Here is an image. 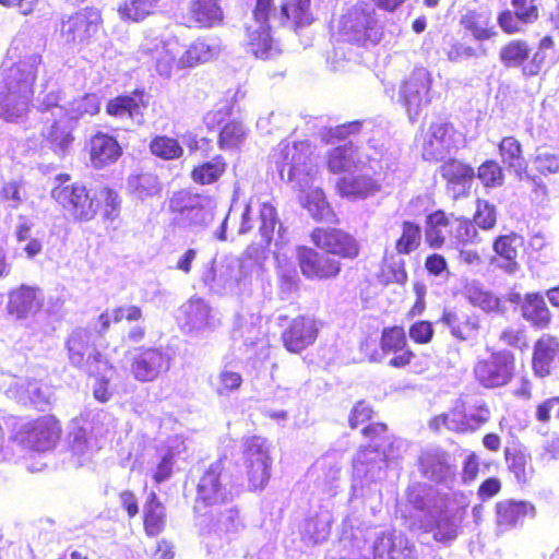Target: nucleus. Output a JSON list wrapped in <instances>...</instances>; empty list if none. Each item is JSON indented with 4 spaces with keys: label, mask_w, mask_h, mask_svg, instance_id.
Listing matches in <instances>:
<instances>
[{
    "label": "nucleus",
    "mask_w": 559,
    "mask_h": 559,
    "mask_svg": "<svg viewBox=\"0 0 559 559\" xmlns=\"http://www.w3.org/2000/svg\"><path fill=\"white\" fill-rule=\"evenodd\" d=\"M431 425L436 429H439L440 426H444L452 431L468 432L467 408L465 407V404H456L455 407L447 414L436 417Z\"/></svg>",
    "instance_id": "6e6d98bb"
},
{
    "label": "nucleus",
    "mask_w": 559,
    "mask_h": 559,
    "mask_svg": "<svg viewBox=\"0 0 559 559\" xmlns=\"http://www.w3.org/2000/svg\"><path fill=\"white\" fill-rule=\"evenodd\" d=\"M521 313L536 329H547L551 323L550 310L539 293H528L523 297Z\"/></svg>",
    "instance_id": "ea45409f"
},
{
    "label": "nucleus",
    "mask_w": 559,
    "mask_h": 559,
    "mask_svg": "<svg viewBox=\"0 0 559 559\" xmlns=\"http://www.w3.org/2000/svg\"><path fill=\"white\" fill-rule=\"evenodd\" d=\"M532 368L538 378H546L559 368V337L545 333L535 342Z\"/></svg>",
    "instance_id": "c85d7f7f"
},
{
    "label": "nucleus",
    "mask_w": 559,
    "mask_h": 559,
    "mask_svg": "<svg viewBox=\"0 0 559 559\" xmlns=\"http://www.w3.org/2000/svg\"><path fill=\"white\" fill-rule=\"evenodd\" d=\"M147 106L148 96L143 91H134L131 95H120L110 99L106 112L119 120L141 126L144 123V110Z\"/></svg>",
    "instance_id": "a878e982"
},
{
    "label": "nucleus",
    "mask_w": 559,
    "mask_h": 559,
    "mask_svg": "<svg viewBox=\"0 0 559 559\" xmlns=\"http://www.w3.org/2000/svg\"><path fill=\"white\" fill-rule=\"evenodd\" d=\"M404 512V516L412 520L413 526L431 533L432 538L438 543L449 544L459 535L461 519L431 506L419 487L408 490Z\"/></svg>",
    "instance_id": "39448f33"
},
{
    "label": "nucleus",
    "mask_w": 559,
    "mask_h": 559,
    "mask_svg": "<svg viewBox=\"0 0 559 559\" xmlns=\"http://www.w3.org/2000/svg\"><path fill=\"white\" fill-rule=\"evenodd\" d=\"M51 198L73 221L80 223L93 221L100 204L97 194L80 182L56 186L51 190Z\"/></svg>",
    "instance_id": "9b49d317"
},
{
    "label": "nucleus",
    "mask_w": 559,
    "mask_h": 559,
    "mask_svg": "<svg viewBox=\"0 0 559 559\" xmlns=\"http://www.w3.org/2000/svg\"><path fill=\"white\" fill-rule=\"evenodd\" d=\"M385 148L393 147L389 145L383 130L377 129L374 135L368 139L364 147H357L350 143L333 148L328 156V167L334 174L347 173L349 175L356 171H365L368 164L366 154L379 157L381 153H385Z\"/></svg>",
    "instance_id": "0eeeda50"
},
{
    "label": "nucleus",
    "mask_w": 559,
    "mask_h": 559,
    "mask_svg": "<svg viewBox=\"0 0 559 559\" xmlns=\"http://www.w3.org/2000/svg\"><path fill=\"white\" fill-rule=\"evenodd\" d=\"M441 176L447 180V189L454 199L465 197L472 186L474 169L459 160L452 159L441 166Z\"/></svg>",
    "instance_id": "f704fd0d"
},
{
    "label": "nucleus",
    "mask_w": 559,
    "mask_h": 559,
    "mask_svg": "<svg viewBox=\"0 0 559 559\" xmlns=\"http://www.w3.org/2000/svg\"><path fill=\"white\" fill-rule=\"evenodd\" d=\"M506 460L509 469L514 474L519 481H525L531 467V459L527 454L521 451L506 450Z\"/></svg>",
    "instance_id": "774afa93"
},
{
    "label": "nucleus",
    "mask_w": 559,
    "mask_h": 559,
    "mask_svg": "<svg viewBox=\"0 0 559 559\" xmlns=\"http://www.w3.org/2000/svg\"><path fill=\"white\" fill-rule=\"evenodd\" d=\"M43 306L44 294L41 289L22 284L10 290L5 309L8 314L21 321L35 317Z\"/></svg>",
    "instance_id": "5701e85b"
},
{
    "label": "nucleus",
    "mask_w": 559,
    "mask_h": 559,
    "mask_svg": "<svg viewBox=\"0 0 559 559\" xmlns=\"http://www.w3.org/2000/svg\"><path fill=\"white\" fill-rule=\"evenodd\" d=\"M26 199L23 182L11 180L4 182L0 190V200L10 209H17Z\"/></svg>",
    "instance_id": "338daca9"
},
{
    "label": "nucleus",
    "mask_w": 559,
    "mask_h": 559,
    "mask_svg": "<svg viewBox=\"0 0 559 559\" xmlns=\"http://www.w3.org/2000/svg\"><path fill=\"white\" fill-rule=\"evenodd\" d=\"M421 242V229L418 225L404 222L402 224L401 237L396 240L395 250L400 254H409L415 251Z\"/></svg>",
    "instance_id": "bf43d9fd"
},
{
    "label": "nucleus",
    "mask_w": 559,
    "mask_h": 559,
    "mask_svg": "<svg viewBox=\"0 0 559 559\" xmlns=\"http://www.w3.org/2000/svg\"><path fill=\"white\" fill-rule=\"evenodd\" d=\"M168 209L179 226L199 229L213 221L215 203L209 195L180 190L170 197Z\"/></svg>",
    "instance_id": "6e6552de"
},
{
    "label": "nucleus",
    "mask_w": 559,
    "mask_h": 559,
    "mask_svg": "<svg viewBox=\"0 0 559 559\" xmlns=\"http://www.w3.org/2000/svg\"><path fill=\"white\" fill-rule=\"evenodd\" d=\"M41 66V56L26 55L3 73L0 87V118L22 123L29 112L33 85Z\"/></svg>",
    "instance_id": "20e7f679"
},
{
    "label": "nucleus",
    "mask_w": 559,
    "mask_h": 559,
    "mask_svg": "<svg viewBox=\"0 0 559 559\" xmlns=\"http://www.w3.org/2000/svg\"><path fill=\"white\" fill-rule=\"evenodd\" d=\"M265 2H261L253 11V20L246 27L247 47L257 58L271 59L280 55L278 43L270 33L269 19L271 13H264Z\"/></svg>",
    "instance_id": "f3484780"
},
{
    "label": "nucleus",
    "mask_w": 559,
    "mask_h": 559,
    "mask_svg": "<svg viewBox=\"0 0 559 559\" xmlns=\"http://www.w3.org/2000/svg\"><path fill=\"white\" fill-rule=\"evenodd\" d=\"M452 217L453 215L448 216L442 211H437L427 217L425 237L431 248L439 249L445 243L447 239L450 240Z\"/></svg>",
    "instance_id": "79ce46f5"
},
{
    "label": "nucleus",
    "mask_w": 559,
    "mask_h": 559,
    "mask_svg": "<svg viewBox=\"0 0 559 559\" xmlns=\"http://www.w3.org/2000/svg\"><path fill=\"white\" fill-rule=\"evenodd\" d=\"M463 296L472 306L478 307L485 312L497 311L500 307V299L475 281L465 284Z\"/></svg>",
    "instance_id": "c03bdc74"
},
{
    "label": "nucleus",
    "mask_w": 559,
    "mask_h": 559,
    "mask_svg": "<svg viewBox=\"0 0 559 559\" xmlns=\"http://www.w3.org/2000/svg\"><path fill=\"white\" fill-rule=\"evenodd\" d=\"M340 32L345 40L360 46H373L382 37V26L374 8L364 2L346 11L340 21Z\"/></svg>",
    "instance_id": "1a4fd4ad"
},
{
    "label": "nucleus",
    "mask_w": 559,
    "mask_h": 559,
    "mask_svg": "<svg viewBox=\"0 0 559 559\" xmlns=\"http://www.w3.org/2000/svg\"><path fill=\"white\" fill-rule=\"evenodd\" d=\"M420 473L436 483H445L454 476V464L449 453L440 448H427L418 459Z\"/></svg>",
    "instance_id": "c756f323"
},
{
    "label": "nucleus",
    "mask_w": 559,
    "mask_h": 559,
    "mask_svg": "<svg viewBox=\"0 0 559 559\" xmlns=\"http://www.w3.org/2000/svg\"><path fill=\"white\" fill-rule=\"evenodd\" d=\"M441 322L450 329L452 336L460 341H475L480 329L478 317L466 313L444 311Z\"/></svg>",
    "instance_id": "58836bf2"
},
{
    "label": "nucleus",
    "mask_w": 559,
    "mask_h": 559,
    "mask_svg": "<svg viewBox=\"0 0 559 559\" xmlns=\"http://www.w3.org/2000/svg\"><path fill=\"white\" fill-rule=\"evenodd\" d=\"M8 391L22 404H31L45 409L52 402V389L41 380L33 377H11Z\"/></svg>",
    "instance_id": "b1692460"
},
{
    "label": "nucleus",
    "mask_w": 559,
    "mask_h": 559,
    "mask_svg": "<svg viewBox=\"0 0 559 559\" xmlns=\"http://www.w3.org/2000/svg\"><path fill=\"white\" fill-rule=\"evenodd\" d=\"M226 167L227 164L224 157L216 155L212 159L194 167L191 171V178L199 185H211L221 178Z\"/></svg>",
    "instance_id": "3c124183"
},
{
    "label": "nucleus",
    "mask_w": 559,
    "mask_h": 559,
    "mask_svg": "<svg viewBox=\"0 0 559 559\" xmlns=\"http://www.w3.org/2000/svg\"><path fill=\"white\" fill-rule=\"evenodd\" d=\"M242 459L251 489H262L271 475L272 459L267 441L258 436L245 439Z\"/></svg>",
    "instance_id": "2eb2a0df"
},
{
    "label": "nucleus",
    "mask_w": 559,
    "mask_h": 559,
    "mask_svg": "<svg viewBox=\"0 0 559 559\" xmlns=\"http://www.w3.org/2000/svg\"><path fill=\"white\" fill-rule=\"evenodd\" d=\"M143 513L145 533L152 537L160 534L166 525V512L154 492L144 504Z\"/></svg>",
    "instance_id": "49530a36"
},
{
    "label": "nucleus",
    "mask_w": 559,
    "mask_h": 559,
    "mask_svg": "<svg viewBox=\"0 0 559 559\" xmlns=\"http://www.w3.org/2000/svg\"><path fill=\"white\" fill-rule=\"evenodd\" d=\"M528 57V47L525 41L512 40L500 50V60L506 67H518Z\"/></svg>",
    "instance_id": "0e129e2a"
},
{
    "label": "nucleus",
    "mask_w": 559,
    "mask_h": 559,
    "mask_svg": "<svg viewBox=\"0 0 559 559\" xmlns=\"http://www.w3.org/2000/svg\"><path fill=\"white\" fill-rule=\"evenodd\" d=\"M462 24L474 39L479 41L490 39L497 34L491 22V15L487 11L467 13L462 17Z\"/></svg>",
    "instance_id": "37998d69"
},
{
    "label": "nucleus",
    "mask_w": 559,
    "mask_h": 559,
    "mask_svg": "<svg viewBox=\"0 0 559 559\" xmlns=\"http://www.w3.org/2000/svg\"><path fill=\"white\" fill-rule=\"evenodd\" d=\"M243 382L242 376L228 365H225L211 385L218 396H229L237 392Z\"/></svg>",
    "instance_id": "5fc2aeb1"
},
{
    "label": "nucleus",
    "mask_w": 559,
    "mask_h": 559,
    "mask_svg": "<svg viewBox=\"0 0 559 559\" xmlns=\"http://www.w3.org/2000/svg\"><path fill=\"white\" fill-rule=\"evenodd\" d=\"M153 155L165 159H177L182 156L183 148L177 139L167 135H157L150 143Z\"/></svg>",
    "instance_id": "13d9d810"
},
{
    "label": "nucleus",
    "mask_w": 559,
    "mask_h": 559,
    "mask_svg": "<svg viewBox=\"0 0 559 559\" xmlns=\"http://www.w3.org/2000/svg\"><path fill=\"white\" fill-rule=\"evenodd\" d=\"M223 11L216 0H192L189 7L190 26L212 27L221 23Z\"/></svg>",
    "instance_id": "a19ab883"
},
{
    "label": "nucleus",
    "mask_w": 559,
    "mask_h": 559,
    "mask_svg": "<svg viewBox=\"0 0 559 559\" xmlns=\"http://www.w3.org/2000/svg\"><path fill=\"white\" fill-rule=\"evenodd\" d=\"M128 188L135 198L145 200L158 195L162 183L156 175L145 173L129 177Z\"/></svg>",
    "instance_id": "8fccbe9b"
},
{
    "label": "nucleus",
    "mask_w": 559,
    "mask_h": 559,
    "mask_svg": "<svg viewBox=\"0 0 559 559\" xmlns=\"http://www.w3.org/2000/svg\"><path fill=\"white\" fill-rule=\"evenodd\" d=\"M311 238L318 248L329 253L350 259L358 254L357 241L341 229L317 228Z\"/></svg>",
    "instance_id": "cd10ccee"
},
{
    "label": "nucleus",
    "mask_w": 559,
    "mask_h": 559,
    "mask_svg": "<svg viewBox=\"0 0 559 559\" xmlns=\"http://www.w3.org/2000/svg\"><path fill=\"white\" fill-rule=\"evenodd\" d=\"M312 150L307 142L292 145L281 142L271 154V164L282 180L289 182L299 192L301 205L316 221L332 222L334 214L322 189L316 186L318 167L311 159Z\"/></svg>",
    "instance_id": "f03ea898"
},
{
    "label": "nucleus",
    "mask_w": 559,
    "mask_h": 559,
    "mask_svg": "<svg viewBox=\"0 0 559 559\" xmlns=\"http://www.w3.org/2000/svg\"><path fill=\"white\" fill-rule=\"evenodd\" d=\"M100 109V99L96 94H86L69 103L66 117L72 122L84 116H94Z\"/></svg>",
    "instance_id": "4d7b16f0"
},
{
    "label": "nucleus",
    "mask_w": 559,
    "mask_h": 559,
    "mask_svg": "<svg viewBox=\"0 0 559 559\" xmlns=\"http://www.w3.org/2000/svg\"><path fill=\"white\" fill-rule=\"evenodd\" d=\"M282 19L296 28L310 25L314 21L311 0H287L282 5Z\"/></svg>",
    "instance_id": "a18cd8bd"
},
{
    "label": "nucleus",
    "mask_w": 559,
    "mask_h": 559,
    "mask_svg": "<svg viewBox=\"0 0 559 559\" xmlns=\"http://www.w3.org/2000/svg\"><path fill=\"white\" fill-rule=\"evenodd\" d=\"M340 538L342 542H348L354 547L360 546V543L364 540V530L359 516L349 514L343 520Z\"/></svg>",
    "instance_id": "e2e57ef3"
},
{
    "label": "nucleus",
    "mask_w": 559,
    "mask_h": 559,
    "mask_svg": "<svg viewBox=\"0 0 559 559\" xmlns=\"http://www.w3.org/2000/svg\"><path fill=\"white\" fill-rule=\"evenodd\" d=\"M521 245V239L515 235L510 236H501L496 239L493 243L495 252L502 259L506 260V264L502 267L508 273H514L519 264L516 262L518 258V247Z\"/></svg>",
    "instance_id": "603ef678"
},
{
    "label": "nucleus",
    "mask_w": 559,
    "mask_h": 559,
    "mask_svg": "<svg viewBox=\"0 0 559 559\" xmlns=\"http://www.w3.org/2000/svg\"><path fill=\"white\" fill-rule=\"evenodd\" d=\"M371 549L373 559H417L415 545L396 530L377 532Z\"/></svg>",
    "instance_id": "412c9836"
},
{
    "label": "nucleus",
    "mask_w": 559,
    "mask_h": 559,
    "mask_svg": "<svg viewBox=\"0 0 559 559\" xmlns=\"http://www.w3.org/2000/svg\"><path fill=\"white\" fill-rule=\"evenodd\" d=\"M499 153L502 163L516 175L521 176L525 171L526 164L522 153L521 143L513 136H506L499 143Z\"/></svg>",
    "instance_id": "de8ad7c7"
},
{
    "label": "nucleus",
    "mask_w": 559,
    "mask_h": 559,
    "mask_svg": "<svg viewBox=\"0 0 559 559\" xmlns=\"http://www.w3.org/2000/svg\"><path fill=\"white\" fill-rule=\"evenodd\" d=\"M380 345L385 354H397L406 348L407 342L404 329L401 326L384 329Z\"/></svg>",
    "instance_id": "680f3d73"
},
{
    "label": "nucleus",
    "mask_w": 559,
    "mask_h": 559,
    "mask_svg": "<svg viewBox=\"0 0 559 559\" xmlns=\"http://www.w3.org/2000/svg\"><path fill=\"white\" fill-rule=\"evenodd\" d=\"M178 38L168 32L150 29L139 46V58L154 61L156 72L169 78L175 68L194 67L217 58L222 51L218 38H198L178 57L180 52Z\"/></svg>",
    "instance_id": "7ed1b4c3"
},
{
    "label": "nucleus",
    "mask_w": 559,
    "mask_h": 559,
    "mask_svg": "<svg viewBox=\"0 0 559 559\" xmlns=\"http://www.w3.org/2000/svg\"><path fill=\"white\" fill-rule=\"evenodd\" d=\"M223 466L221 462L210 465L200 478L198 484L197 504L194 507L198 513L201 512L200 503L204 506H216L227 500L228 492L222 483Z\"/></svg>",
    "instance_id": "bb28decb"
},
{
    "label": "nucleus",
    "mask_w": 559,
    "mask_h": 559,
    "mask_svg": "<svg viewBox=\"0 0 559 559\" xmlns=\"http://www.w3.org/2000/svg\"><path fill=\"white\" fill-rule=\"evenodd\" d=\"M197 525L202 535H215L227 544L237 539L243 530L239 513L234 508L217 512L211 510L209 513L199 514Z\"/></svg>",
    "instance_id": "6ab92c4d"
},
{
    "label": "nucleus",
    "mask_w": 559,
    "mask_h": 559,
    "mask_svg": "<svg viewBox=\"0 0 559 559\" xmlns=\"http://www.w3.org/2000/svg\"><path fill=\"white\" fill-rule=\"evenodd\" d=\"M431 75L425 68L415 69L401 84L399 102L405 107L412 121L432 99Z\"/></svg>",
    "instance_id": "4468645a"
},
{
    "label": "nucleus",
    "mask_w": 559,
    "mask_h": 559,
    "mask_svg": "<svg viewBox=\"0 0 559 559\" xmlns=\"http://www.w3.org/2000/svg\"><path fill=\"white\" fill-rule=\"evenodd\" d=\"M366 155L368 164L365 171L352 173L337 181V190L342 197L349 200H362L378 192L381 186L374 176L393 171L399 158L395 147L385 148V153H381L379 157L372 154Z\"/></svg>",
    "instance_id": "423d86ee"
},
{
    "label": "nucleus",
    "mask_w": 559,
    "mask_h": 559,
    "mask_svg": "<svg viewBox=\"0 0 559 559\" xmlns=\"http://www.w3.org/2000/svg\"><path fill=\"white\" fill-rule=\"evenodd\" d=\"M450 227H452V230L449 241L454 248L459 249L466 245L478 242V233L471 221L453 216Z\"/></svg>",
    "instance_id": "864d4df0"
},
{
    "label": "nucleus",
    "mask_w": 559,
    "mask_h": 559,
    "mask_svg": "<svg viewBox=\"0 0 559 559\" xmlns=\"http://www.w3.org/2000/svg\"><path fill=\"white\" fill-rule=\"evenodd\" d=\"M90 146L91 163L95 168L106 167L121 155V147L117 140L102 132L91 139Z\"/></svg>",
    "instance_id": "e433bc0d"
},
{
    "label": "nucleus",
    "mask_w": 559,
    "mask_h": 559,
    "mask_svg": "<svg viewBox=\"0 0 559 559\" xmlns=\"http://www.w3.org/2000/svg\"><path fill=\"white\" fill-rule=\"evenodd\" d=\"M298 260L302 274L308 278L334 277L341 270L337 260L320 254L310 248H298Z\"/></svg>",
    "instance_id": "2f4dec72"
},
{
    "label": "nucleus",
    "mask_w": 559,
    "mask_h": 559,
    "mask_svg": "<svg viewBox=\"0 0 559 559\" xmlns=\"http://www.w3.org/2000/svg\"><path fill=\"white\" fill-rule=\"evenodd\" d=\"M171 358L160 348H146L138 354L131 365V372L140 382H152L167 372Z\"/></svg>",
    "instance_id": "393cba45"
},
{
    "label": "nucleus",
    "mask_w": 559,
    "mask_h": 559,
    "mask_svg": "<svg viewBox=\"0 0 559 559\" xmlns=\"http://www.w3.org/2000/svg\"><path fill=\"white\" fill-rule=\"evenodd\" d=\"M247 138V130L241 122H227L221 133L218 144L223 150L235 148L241 145Z\"/></svg>",
    "instance_id": "052dcab7"
},
{
    "label": "nucleus",
    "mask_w": 559,
    "mask_h": 559,
    "mask_svg": "<svg viewBox=\"0 0 559 559\" xmlns=\"http://www.w3.org/2000/svg\"><path fill=\"white\" fill-rule=\"evenodd\" d=\"M115 427V418L103 411L97 413L94 418L92 428L94 436H90L84 427H73L69 435L73 455L78 456L80 463L88 461L102 448L98 437H105L112 432Z\"/></svg>",
    "instance_id": "ddd939ff"
},
{
    "label": "nucleus",
    "mask_w": 559,
    "mask_h": 559,
    "mask_svg": "<svg viewBox=\"0 0 559 559\" xmlns=\"http://www.w3.org/2000/svg\"><path fill=\"white\" fill-rule=\"evenodd\" d=\"M457 134L448 123H432L424 134L421 154L426 160H440L456 148Z\"/></svg>",
    "instance_id": "4be33fe9"
},
{
    "label": "nucleus",
    "mask_w": 559,
    "mask_h": 559,
    "mask_svg": "<svg viewBox=\"0 0 559 559\" xmlns=\"http://www.w3.org/2000/svg\"><path fill=\"white\" fill-rule=\"evenodd\" d=\"M333 521L332 513L326 509L307 518L300 531L302 540L308 545L325 542L331 534Z\"/></svg>",
    "instance_id": "4c0bfd02"
},
{
    "label": "nucleus",
    "mask_w": 559,
    "mask_h": 559,
    "mask_svg": "<svg viewBox=\"0 0 559 559\" xmlns=\"http://www.w3.org/2000/svg\"><path fill=\"white\" fill-rule=\"evenodd\" d=\"M255 205L259 207L260 242L257 246L248 247L241 258L225 255L218 261L215 260L213 266L203 275V282L212 288L234 292L241 282L260 267V259L273 239L276 225H278V237H282V226L278 224L275 207L266 201L259 203L253 198L250 199L241 214L239 234L251 230V213Z\"/></svg>",
    "instance_id": "f257e3e1"
},
{
    "label": "nucleus",
    "mask_w": 559,
    "mask_h": 559,
    "mask_svg": "<svg viewBox=\"0 0 559 559\" xmlns=\"http://www.w3.org/2000/svg\"><path fill=\"white\" fill-rule=\"evenodd\" d=\"M533 166L543 176H549L559 173V154L546 150L537 148L533 157Z\"/></svg>",
    "instance_id": "69168bd1"
},
{
    "label": "nucleus",
    "mask_w": 559,
    "mask_h": 559,
    "mask_svg": "<svg viewBox=\"0 0 559 559\" xmlns=\"http://www.w3.org/2000/svg\"><path fill=\"white\" fill-rule=\"evenodd\" d=\"M318 331L312 318L298 317L282 334L284 346L290 353H300L314 343Z\"/></svg>",
    "instance_id": "7c9ffc66"
},
{
    "label": "nucleus",
    "mask_w": 559,
    "mask_h": 559,
    "mask_svg": "<svg viewBox=\"0 0 559 559\" xmlns=\"http://www.w3.org/2000/svg\"><path fill=\"white\" fill-rule=\"evenodd\" d=\"M391 453L380 452L376 448L360 449L353 461V490L355 495L370 496L380 492L378 484L385 478V467Z\"/></svg>",
    "instance_id": "9d476101"
},
{
    "label": "nucleus",
    "mask_w": 559,
    "mask_h": 559,
    "mask_svg": "<svg viewBox=\"0 0 559 559\" xmlns=\"http://www.w3.org/2000/svg\"><path fill=\"white\" fill-rule=\"evenodd\" d=\"M159 0H126L118 8L121 20L141 22L155 13Z\"/></svg>",
    "instance_id": "09e8293b"
},
{
    "label": "nucleus",
    "mask_w": 559,
    "mask_h": 559,
    "mask_svg": "<svg viewBox=\"0 0 559 559\" xmlns=\"http://www.w3.org/2000/svg\"><path fill=\"white\" fill-rule=\"evenodd\" d=\"M515 360L509 350L493 352L488 358L475 364L474 374L476 380L487 389H496L507 385L513 378Z\"/></svg>",
    "instance_id": "dca6fc26"
},
{
    "label": "nucleus",
    "mask_w": 559,
    "mask_h": 559,
    "mask_svg": "<svg viewBox=\"0 0 559 559\" xmlns=\"http://www.w3.org/2000/svg\"><path fill=\"white\" fill-rule=\"evenodd\" d=\"M61 428L52 416H43L23 426L16 438L19 442L33 451L51 450L59 440Z\"/></svg>",
    "instance_id": "a211bd4d"
},
{
    "label": "nucleus",
    "mask_w": 559,
    "mask_h": 559,
    "mask_svg": "<svg viewBox=\"0 0 559 559\" xmlns=\"http://www.w3.org/2000/svg\"><path fill=\"white\" fill-rule=\"evenodd\" d=\"M534 516L535 507L527 501H500L496 504V532L503 534L515 528L526 518Z\"/></svg>",
    "instance_id": "473e14b6"
},
{
    "label": "nucleus",
    "mask_w": 559,
    "mask_h": 559,
    "mask_svg": "<svg viewBox=\"0 0 559 559\" xmlns=\"http://www.w3.org/2000/svg\"><path fill=\"white\" fill-rule=\"evenodd\" d=\"M44 120L43 138L56 154L64 155L73 141L72 122L66 116L64 118L44 117Z\"/></svg>",
    "instance_id": "c9c22d12"
},
{
    "label": "nucleus",
    "mask_w": 559,
    "mask_h": 559,
    "mask_svg": "<svg viewBox=\"0 0 559 559\" xmlns=\"http://www.w3.org/2000/svg\"><path fill=\"white\" fill-rule=\"evenodd\" d=\"M178 319L188 332H200L207 328H214L217 322L210 306L203 299L195 297L180 307Z\"/></svg>",
    "instance_id": "72a5a7b5"
},
{
    "label": "nucleus",
    "mask_w": 559,
    "mask_h": 559,
    "mask_svg": "<svg viewBox=\"0 0 559 559\" xmlns=\"http://www.w3.org/2000/svg\"><path fill=\"white\" fill-rule=\"evenodd\" d=\"M100 21L98 10L85 8L62 22L61 37L73 46L86 45L98 32Z\"/></svg>",
    "instance_id": "aec40b11"
},
{
    "label": "nucleus",
    "mask_w": 559,
    "mask_h": 559,
    "mask_svg": "<svg viewBox=\"0 0 559 559\" xmlns=\"http://www.w3.org/2000/svg\"><path fill=\"white\" fill-rule=\"evenodd\" d=\"M92 333L86 329H75L69 335L66 347L72 366L91 376L100 373V366L108 367V360L96 349L92 342Z\"/></svg>",
    "instance_id": "f8f14e48"
}]
</instances>
